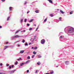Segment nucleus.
<instances>
[{
  "mask_svg": "<svg viewBox=\"0 0 74 74\" xmlns=\"http://www.w3.org/2000/svg\"><path fill=\"white\" fill-rule=\"evenodd\" d=\"M74 32V28L70 27L68 30V32L69 33H72Z\"/></svg>",
  "mask_w": 74,
  "mask_h": 74,
  "instance_id": "f257e3e1",
  "label": "nucleus"
},
{
  "mask_svg": "<svg viewBox=\"0 0 74 74\" xmlns=\"http://www.w3.org/2000/svg\"><path fill=\"white\" fill-rule=\"evenodd\" d=\"M22 37L21 36H19L18 35H16L13 36L12 38V39H13L14 38H19L20 37Z\"/></svg>",
  "mask_w": 74,
  "mask_h": 74,
  "instance_id": "f03ea898",
  "label": "nucleus"
},
{
  "mask_svg": "<svg viewBox=\"0 0 74 74\" xmlns=\"http://www.w3.org/2000/svg\"><path fill=\"white\" fill-rule=\"evenodd\" d=\"M45 40L44 39H42L40 43L42 44H45Z\"/></svg>",
  "mask_w": 74,
  "mask_h": 74,
  "instance_id": "7ed1b4c3",
  "label": "nucleus"
},
{
  "mask_svg": "<svg viewBox=\"0 0 74 74\" xmlns=\"http://www.w3.org/2000/svg\"><path fill=\"white\" fill-rule=\"evenodd\" d=\"M15 71V70H14L12 71H10L9 72L10 74H12L14 73V72Z\"/></svg>",
  "mask_w": 74,
  "mask_h": 74,
  "instance_id": "20e7f679",
  "label": "nucleus"
},
{
  "mask_svg": "<svg viewBox=\"0 0 74 74\" xmlns=\"http://www.w3.org/2000/svg\"><path fill=\"white\" fill-rule=\"evenodd\" d=\"M30 40L32 42H34V39L33 38H31V39H30Z\"/></svg>",
  "mask_w": 74,
  "mask_h": 74,
  "instance_id": "39448f33",
  "label": "nucleus"
},
{
  "mask_svg": "<svg viewBox=\"0 0 74 74\" xmlns=\"http://www.w3.org/2000/svg\"><path fill=\"white\" fill-rule=\"evenodd\" d=\"M65 63L67 65L68 64H69V61H65Z\"/></svg>",
  "mask_w": 74,
  "mask_h": 74,
  "instance_id": "423d86ee",
  "label": "nucleus"
},
{
  "mask_svg": "<svg viewBox=\"0 0 74 74\" xmlns=\"http://www.w3.org/2000/svg\"><path fill=\"white\" fill-rule=\"evenodd\" d=\"M47 0L48 1H49L50 3H51V4H52L53 2H52V0Z\"/></svg>",
  "mask_w": 74,
  "mask_h": 74,
  "instance_id": "0eeeda50",
  "label": "nucleus"
},
{
  "mask_svg": "<svg viewBox=\"0 0 74 74\" xmlns=\"http://www.w3.org/2000/svg\"><path fill=\"white\" fill-rule=\"evenodd\" d=\"M24 51H25L24 50H21L20 52V53H23L24 52Z\"/></svg>",
  "mask_w": 74,
  "mask_h": 74,
  "instance_id": "6e6552de",
  "label": "nucleus"
},
{
  "mask_svg": "<svg viewBox=\"0 0 74 74\" xmlns=\"http://www.w3.org/2000/svg\"><path fill=\"white\" fill-rule=\"evenodd\" d=\"M8 46H5L4 47V49H3V50H5V49H6L7 48H8Z\"/></svg>",
  "mask_w": 74,
  "mask_h": 74,
  "instance_id": "1a4fd4ad",
  "label": "nucleus"
},
{
  "mask_svg": "<svg viewBox=\"0 0 74 74\" xmlns=\"http://www.w3.org/2000/svg\"><path fill=\"white\" fill-rule=\"evenodd\" d=\"M12 7H10L9 8V11H12Z\"/></svg>",
  "mask_w": 74,
  "mask_h": 74,
  "instance_id": "9d476101",
  "label": "nucleus"
},
{
  "mask_svg": "<svg viewBox=\"0 0 74 74\" xmlns=\"http://www.w3.org/2000/svg\"><path fill=\"white\" fill-rule=\"evenodd\" d=\"M30 62V60L27 61L25 63V64H27V63H29Z\"/></svg>",
  "mask_w": 74,
  "mask_h": 74,
  "instance_id": "9b49d317",
  "label": "nucleus"
},
{
  "mask_svg": "<svg viewBox=\"0 0 74 74\" xmlns=\"http://www.w3.org/2000/svg\"><path fill=\"white\" fill-rule=\"evenodd\" d=\"M60 11L61 13H62V14H64V12H63V11L62 10H60Z\"/></svg>",
  "mask_w": 74,
  "mask_h": 74,
  "instance_id": "f8f14e48",
  "label": "nucleus"
},
{
  "mask_svg": "<svg viewBox=\"0 0 74 74\" xmlns=\"http://www.w3.org/2000/svg\"><path fill=\"white\" fill-rule=\"evenodd\" d=\"M23 19H21V20L20 21V23H22V22L23 21Z\"/></svg>",
  "mask_w": 74,
  "mask_h": 74,
  "instance_id": "ddd939ff",
  "label": "nucleus"
},
{
  "mask_svg": "<svg viewBox=\"0 0 74 74\" xmlns=\"http://www.w3.org/2000/svg\"><path fill=\"white\" fill-rule=\"evenodd\" d=\"M33 19H32L31 20H30L29 21V22H33Z\"/></svg>",
  "mask_w": 74,
  "mask_h": 74,
  "instance_id": "4468645a",
  "label": "nucleus"
},
{
  "mask_svg": "<svg viewBox=\"0 0 74 74\" xmlns=\"http://www.w3.org/2000/svg\"><path fill=\"white\" fill-rule=\"evenodd\" d=\"M25 64V63H22L21 64H20V66H22V65H23V64Z\"/></svg>",
  "mask_w": 74,
  "mask_h": 74,
  "instance_id": "2eb2a0df",
  "label": "nucleus"
},
{
  "mask_svg": "<svg viewBox=\"0 0 74 74\" xmlns=\"http://www.w3.org/2000/svg\"><path fill=\"white\" fill-rule=\"evenodd\" d=\"M36 53H36V52H35V51L33 52V54H34V55H36Z\"/></svg>",
  "mask_w": 74,
  "mask_h": 74,
  "instance_id": "dca6fc26",
  "label": "nucleus"
},
{
  "mask_svg": "<svg viewBox=\"0 0 74 74\" xmlns=\"http://www.w3.org/2000/svg\"><path fill=\"white\" fill-rule=\"evenodd\" d=\"M37 64L38 65H40V64H41V63H40V62H38L37 63Z\"/></svg>",
  "mask_w": 74,
  "mask_h": 74,
  "instance_id": "f3484780",
  "label": "nucleus"
},
{
  "mask_svg": "<svg viewBox=\"0 0 74 74\" xmlns=\"http://www.w3.org/2000/svg\"><path fill=\"white\" fill-rule=\"evenodd\" d=\"M10 18V17H8L7 18V21H8L9 20V19Z\"/></svg>",
  "mask_w": 74,
  "mask_h": 74,
  "instance_id": "a211bd4d",
  "label": "nucleus"
},
{
  "mask_svg": "<svg viewBox=\"0 0 74 74\" xmlns=\"http://www.w3.org/2000/svg\"><path fill=\"white\" fill-rule=\"evenodd\" d=\"M47 18H46L44 20V22H46V21H47Z\"/></svg>",
  "mask_w": 74,
  "mask_h": 74,
  "instance_id": "6ab92c4d",
  "label": "nucleus"
},
{
  "mask_svg": "<svg viewBox=\"0 0 74 74\" xmlns=\"http://www.w3.org/2000/svg\"><path fill=\"white\" fill-rule=\"evenodd\" d=\"M19 32V30L16 31V32L15 33V34H16V33H18Z\"/></svg>",
  "mask_w": 74,
  "mask_h": 74,
  "instance_id": "aec40b11",
  "label": "nucleus"
},
{
  "mask_svg": "<svg viewBox=\"0 0 74 74\" xmlns=\"http://www.w3.org/2000/svg\"><path fill=\"white\" fill-rule=\"evenodd\" d=\"M35 12L36 13H38V11L37 10H36L35 11Z\"/></svg>",
  "mask_w": 74,
  "mask_h": 74,
  "instance_id": "412c9836",
  "label": "nucleus"
},
{
  "mask_svg": "<svg viewBox=\"0 0 74 74\" xmlns=\"http://www.w3.org/2000/svg\"><path fill=\"white\" fill-rule=\"evenodd\" d=\"M27 59H30V56H28L27 57Z\"/></svg>",
  "mask_w": 74,
  "mask_h": 74,
  "instance_id": "4be33fe9",
  "label": "nucleus"
},
{
  "mask_svg": "<svg viewBox=\"0 0 74 74\" xmlns=\"http://www.w3.org/2000/svg\"><path fill=\"white\" fill-rule=\"evenodd\" d=\"M16 62L15 63V64H16H16H18V62L17 61H16Z\"/></svg>",
  "mask_w": 74,
  "mask_h": 74,
  "instance_id": "5701e85b",
  "label": "nucleus"
},
{
  "mask_svg": "<svg viewBox=\"0 0 74 74\" xmlns=\"http://www.w3.org/2000/svg\"><path fill=\"white\" fill-rule=\"evenodd\" d=\"M17 60H21V58H19Z\"/></svg>",
  "mask_w": 74,
  "mask_h": 74,
  "instance_id": "b1692460",
  "label": "nucleus"
},
{
  "mask_svg": "<svg viewBox=\"0 0 74 74\" xmlns=\"http://www.w3.org/2000/svg\"><path fill=\"white\" fill-rule=\"evenodd\" d=\"M37 49V47H35L34 48V49L35 50H36V49Z\"/></svg>",
  "mask_w": 74,
  "mask_h": 74,
  "instance_id": "393cba45",
  "label": "nucleus"
},
{
  "mask_svg": "<svg viewBox=\"0 0 74 74\" xmlns=\"http://www.w3.org/2000/svg\"><path fill=\"white\" fill-rule=\"evenodd\" d=\"M41 57H42V56H38V58H41Z\"/></svg>",
  "mask_w": 74,
  "mask_h": 74,
  "instance_id": "a878e982",
  "label": "nucleus"
},
{
  "mask_svg": "<svg viewBox=\"0 0 74 74\" xmlns=\"http://www.w3.org/2000/svg\"><path fill=\"white\" fill-rule=\"evenodd\" d=\"M26 44H25V46H27V45H28V44H27V42H26Z\"/></svg>",
  "mask_w": 74,
  "mask_h": 74,
  "instance_id": "bb28decb",
  "label": "nucleus"
},
{
  "mask_svg": "<svg viewBox=\"0 0 74 74\" xmlns=\"http://www.w3.org/2000/svg\"><path fill=\"white\" fill-rule=\"evenodd\" d=\"M32 30V28H30L29 29V30L30 31V30Z\"/></svg>",
  "mask_w": 74,
  "mask_h": 74,
  "instance_id": "cd10ccee",
  "label": "nucleus"
},
{
  "mask_svg": "<svg viewBox=\"0 0 74 74\" xmlns=\"http://www.w3.org/2000/svg\"><path fill=\"white\" fill-rule=\"evenodd\" d=\"M34 56H35V55H34L32 56V58H34Z\"/></svg>",
  "mask_w": 74,
  "mask_h": 74,
  "instance_id": "c85d7f7f",
  "label": "nucleus"
},
{
  "mask_svg": "<svg viewBox=\"0 0 74 74\" xmlns=\"http://www.w3.org/2000/svg\"><path fill=\"white\" fill-rule=\"evenodd\" d=\"M25 42V40H23V42H23V43H24V42Z\"/></svg>",
  "mask_w": 74,
  "mask_h": 74,
  "instance_id": "c756f323",
  "label": "nucleus"
},
{
  "mask_svg": "<svg viewBox=\"0 0 74 74\" xmlns=\"http://www.w3.org/2000/svg\"><path fill=\"white\" fill-rule=\"evenodd\" d=\"M51 74H53V71H52L50 72Z\"/></svg>",
  "mask_w": 74,
  "mask_h": 74,
  "instance_id": "7c9ffc66",
  "label": "nucleus"
},
{
  "mask_svg": "<svg viewBox=\"0 0 74 74\" xmlns=\"http://www.w3.org/2000/svg\"><path fill=\"white\" fill-rule=\"evenodd\" d=\"M70 14H73V11L70 12Z\"/></svg>",
  "mask_w": 74,
  "mask_h": 74,
  "instance_id": "2f4dec72",
  "label": "nucleus"
},
{
  "mask_svg": "<svg viewBox=\"0 0 74 74\" xmlns=\"http://www.w3.org/2000/svg\"><path fill=\"white\" fill-rule=\"evenodd\" d=\"M38 27L36 28V31H37V30H38Z\"/></svg>",
  "mask_w": 74,
  "mask_h": 74,
  "instance_id": "473e14b6",
  "label": "nucleus"
},
{
  "mask_svg": "<svg viewBox=\"0 0 74 74\" xmlns=\"http://www.w3.org/2000/svg\"><path fill=\"white\" fill-rule=\"evenodd\" d=\"M59 19H60V21H61L62 19V17H60L59 18Z\"/></svg>",
  "mask_w": 74,
  "mask_h": 74,
  "instance_id": "72a5a7b5",
  "label": "nucleus"
},
{
  "mask_svg": "<svg viewBox=\"0 0 74 74\" xmlns=\"http://www.w3.org/2000/svg\"><path fill=\"white\" fill-rule=\"evenodd\" d=\"M27 4V3L26 2H25V3H24V5H26V4Z\"/></svg>",
  "mask_w": 74,
  "mask_h": 74,
  "instance_id": "f704fd0d",
  "label": "nucleus"
},
{
  "mask_svg": "<svg viewBox=\"0 0 74 74\" xmlns=\"http://www.w3.org/2000/svg\"><path fill=\"white\" fill-rule=\"evenodd\" d=\"M26 21H27V20H26V19H25V22H26Z\"/></svg>",
  "mask_w": 74,
  "mask_h": 74,
  "instance_id": "c9c22d12",
  "label": "nucleus"
},
{
  "mask_svg": "<svg viewBox=\"0 0 74 74\" xmlns=\"http://www.w3.org/2000/svg\"><path fill=\"white\" fill-rule=\"evenodd\" d=\"M38 72V70L36 71V73H37Z\"/></svg>",
  "mask_w": 74,
  "mask_h": 74,
  "instance_id": "e433bc0d",
  "label": "nucleus"
},
{
  "mask_svg": "<svg viewBox=\"0 0 74 74\" xmlns=\"http://www.w3.org/2000/svg\"><path fill=\"white\" fill-rule=\"evenodd\" d=\"M55 5H56V6H57V5H58V4L57 3H56L55 4H54Z\"/></svg>",
  "mask_w": 74,
  "mask_h": 74,
  "instance_id": "4c0bfd02",
  "label": "nucleus"
},
{
  "mask_svg": "<svg viewBox=\"0 0 74 74\" xmlns=\"http://www.w3.org/2000/svg\"><path fill=\"white\" fill-rule=\"evenodd\" d=\"M27 26H29V23H27Z\"/></svg>",
  "mask_w": 74,
  "mask_h": 74,
  "instance_id": "58836bf2",
  "label": "nucleus"
},
{
  "mask_svg": "<svg viewBox=\"0 0 74 74\" xmlns=\"http://www.w3.org/2000/svg\"><path fill=\"white\" fill-rule=\"evenodd\" d=\"M0 66H3V64H2V63H1Z\"/></svg>",
  "mask_w": 74,
  "mask_h": 74,
  "instance_id": "ea45409f",
  "label": "nucleus"
},
{
  "mask_svg": "<svg viewBox=\"0 0 74 74\" xmlns=\"http://www.w3.org/2000/svg\"><path fill=\"white\" fill-rule=\"evenodd\" d=\"M50 16H51V17H52V16H53V14H50Z\"/></svg>",
  "mask_w": 74,
  "mask_h": 74,
  "instance_id": "a19ab883",
  "label": "nucleus"
},
{
  "mask_svg": "<svg viewBox=\"0 0 74 74\" xmlns=\"http://www.w3.org/2000/svg\"><path fill=\"white\" fill-rule=\"evenodd\" d=\"M25 30H24L23 31H21L22 32H25Z\"/></svg>",
  "mask_w": 74,
  "mask_h": 74,
  "instance_id": "79ce46f5",
  "label": "nucleus"
},
{
  "mask_svg": "<svg viewBox=\"0 0 74 74\" xmlns=\"http://www.w3.org/2000/svg\"><path fill=\"white\" fill-rule=\"evenodd\" d=\"M27 73H29V70H27Z\"/></svg>",
  "mask_w": 74,
  "mask_h": 74,
  "instance_id": "37998d69",
  "label": "nucleus"
},
{
  "mask_svg": "<svg viewBox=\"0 0 74 74\" xmlns=\"http://www.w3.org/2000/svg\"><path fill=\"white\" fill-rule=\"evenodd\" d=\"M6 44H8V42H6Z\"/></svg>",
  "mask_w": 74,
  "mask_h": 74,
  "instance_id": "c03bdc74",
  "label": "nucleus"
},
{
  "mask_svg": "<svg viewBox=\"0 0 74 74\" xmlns=\"http://www.w3.org/2000/svg\"><path fill=\"white\" fill-rule=\"evenodd\" d=\"M6 65L8 67V66H9V64H6Z\"/></svg>",
  "mask_w": 74,
  "mask_h": 74,
  "instance_id": "a18cd8bd",
  "label": "nucleus"
},
{
  "mask_svg": "<svg viewBox=\"0 0 74 74\" xmlns=\"http://www.w3.org/2000/svg\"><path fill=\"white\" fill-rule=\"evenodd\" d=\"M62 36H60V38H62Z\"/></svg>",
  "mask_w": 74,
  "mask_h": 74,
  "instance_id": "49530a36",
  "label": "nucleus"
},
{
  "mask_svg": "<svg viewBox=\"0 0 74 74\" xmlns=\"http://www.w3.org/2000/svg\"><path fill=\"white\" fill-rule=\"evenodd\" d=\"M29 12H30V11H28L27 12V14H29Z\"/></svg>",
  "mask_w": 74,
  "mask_h": 74,
  "instance_id": "de8ad7c7",
  "label": "nucleus"
},
{
  "mask_svg": "<svg viewBox=\"0 0 74 74\" xmlns=\"http://www.w3.org/2000/svg\"><path fill=\"white\" fill-rule=\"evenodd\" d=\"M0 74H5V73H0Z\"/></svg>",
  "mask_w": 74,
  "mask_h": 74,
  "instance_id": "09e8293b",
  "label": "nucleus"
},
{
  "mask_svg": "<svg viewBox=\"0 0 74 74\" xmlns=\"http://www.w3.org/2000/svg\"><path fill=\"white\" fill-rule=\"evenodd\" d=\"M36 36H35L34 37V40H35V39H36Z\"/></svg>",
  "mask_w": 74,
  "mask_h": 74,
  "instance_id": "8fccbe9b",
  "label": "nucleus"
},
{
  "mask_svg": "<svg viewBox=\"0 0 74 74\" xmlns=\"http://www.w3.org/2000/svg\"><path fill=\"white\" fill-rule=\"evenodd\" d=\"M11 69V67L9 66V69Z\"/></svg>",
  "mask_w": 74,
  "mask_h": 74,
  "instance_id": "3c124183",
  "label": "nucleus"
},
{
  "mask_svg": "<svg viewBox=\"0 0 74 74\" xmlns=\"http://www.w3.org/2000/svg\"><path fill=\"white\" fill-rule=\"evenodd\" d=\"M5 1V0H1V1Z\"/></svg>",
  "mask_w": 74,
  "mask_h": 74,
  "instance_id": "603ef678",
  "label": "nucleus"
},
{
  "mask_svg": "<svg viewBox=\"0 0 74 74\" xmlns=\"http://www.w3.org/2000/svg\"><path fill=\"white\" fill-rule=\"evenodd\" d=\"M20 41L19 40H18V41H17L16 42H19Z\"/></svg>",
  "mask_w": 74,
  "mask_h": 74,
  "instance_id": "864d4df0",
  "label": "nucleus"
},
{
  "mask_svg": "<svg viewBox=\"0 0 74 74\" xmlns=\"http://www.w3.org/2000/svg\"><path fill=\"white\" fill-rule=\"evenodd\" d=\"M2 27L1 26H0V29H1V28Z\"/></svg>",
  "mask_w": 74,
  "mask_h": 74,
  "instance_id": "5fc2aeb1",
  "label": "nucleus"
},
{
  "mask_svg": "<svg viewBox=\"0 0 74 74\" xmlns=\"http://www.w3.org/2000/svg\"><path fill=\"white\" fill-rule=\"evenodd\" d=\"M12 68H13V67H14V65H12Z\"/></svg>",
  "mask_w": 74,
  "mask_h": 74,
  "instance_id": "6e6d98bb",
  "label": "nucleus"
},
{
  "mask_svg": "<svg viewBox=\"0 0 74 74\" xmlns=\"http://www.w3.org/2000/svg\"><path fill=\"white\" fill-rule=\"evenodd\" d=\"M32 44V43H29V45H30Z\"/></svg>",
  "mask_w": 74,
  "mask_h": 74,
  "instance_id": "4d7b16f0",
  "label": "nucleus"
},
{
  "mask_svg": "<svg viewBox=\"0 0 74 74\" xmlns=\"http://www.w3.org/2000/svg\"><path fill=\"white\" fill-rule=\"evenodd\" d=\"M57 11H59V9H57Z\"/></svg>",
  "mask_w": 74,
  "mask_h": 74,
  "instance_id": "13d9d810",
  "label": "nucleus"
},
{
  "mask_svg": "<svg viewBox=\"0 0 74 74\" xmlns=\"http://www.w3.org/2000/svg\"><path fill=\"white\" fill-rule=\"evenodd\" d=\"M32 49H34V47H32Z\"/></svg>",
  "mask_w": 74,
  "mask_h": 74,
  "instance_id": "bf43d9fd",
  "label": "nucleus"
},
{
  "mask_svg": "<svg viewBox=\"0 0 74 74\" xmlns=\"http://www.w3.org/2000/svg\"><path fill=\"white\" fill-rule=\"evenodd\" d=\"M18 47H19V46H20V45H18Z\"/></svg>",
  "mask_w": 74,
  "mask_h": 74,
  "instance_id": "052dcab7",
  "label": "nucleus"
},
{
  "mask_svg": "<svg viewBox=\"0 0 74 74\" xmlns=\"http://www.w3.org/2000/svg\"><path fill=\"white\" fill-rule=\"evenodd\" d=\"M19 68H21V66H19Z\"/></svg>",
  "mask_w": 74,
  "mask_h": 74,
  "instance_id": "680f3d73",
  "label": "nucleus"
},
{
  "mask_svg": "<svg viewBox=\"0 0 74 74\" xmlns=\"http://www.w3.org/2000/svg\"><path fill=\"white\" fill-rule=\"evenodd\" d=\"M34 26H36V24H35V25H34Z\"/></svg>",
  "mask_w": 74,
  "mask_h": 74,
  "instance_id": "e2e57ef3",
  "label": "nucleus"
},
{
  "mask_svg": "<svg viewBox=\"0 0 74 74\" xmlns=\"http://www.w3.org/2000/svg\"><path fill=\"white\" fill-rule=\"evenodd\" d=\"M58 67V66H57V67Z\"/></svg>",
  "mask_w": 74,
  "mask_h": 74,
  "instance_id": "0e129e2a",
  "label": "nucleus"
}]
</instances>
